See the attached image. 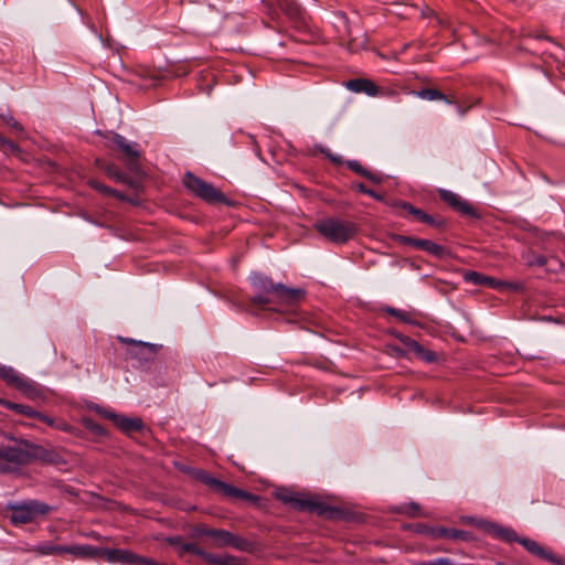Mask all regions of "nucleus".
<instances>
[{
	"mask_svg": "<svg viewBox=\"0 0 565 565\" xmlns=\"http://www.w3.org/2000/svg\"><path fill=\"white\" fill-rule=\"evenodd\" d=\"M252 287L257 292L250 298V306L266 309L287 311L303 297V290L289 288L282 284H274L273 280L259 273L249 276Z\"/></svg>",
	"mask_w": 565,
	"mask_h": 565,
	"instance_id": "nucleus-1",
	"label": "nucleus"
},
{
	"mask_svg": "<svg viewBox=\"0 0 565 565\" xmlns=\"http://www.w3.org/2000/svg\"><path fill=\"white\" fill-rule=\"evenodd\" d=\"M315 228L334 244H344L358 233L355 223L334 217H326L316 222Z\"/></svg>",
	"mask_w": 565,
	"mask_h": 565,
	"instance_id": "nucleus-2",
	"label": "nucleus"
},
{
	"mask_svg": "<svg viewBox=\"0 0 565 565\" xmlns=\"http://www.w3.org/2000/svg\"><path fill=\"white\" fill-rule=\"evenodd\" d=\"M7 510L11 511V523L20 525L31 523L35 521L38 516L47 514L52 508L38 500H24L8 502Z\"/></svg>",
	"mask_w": 565,
	"mask_h": 565,
	"instance_id": "nucleus-3",
	"label": "nucleus"
},
{
	"mask_svg": "<svg viewBox=\"0 0 565 565\" xmlns=\"http://www.w3.org/2000/svg\"><path fill=\"white\" fill-rule=\"evenodd\" d=\"M280 499L299 511L312 512L319 516L332 520L341 516V511L339 509L330 507L317 498H308L299 493L290 492L280 495Z\"/></svg>",
	"mask_w": 565,
	"mask_h": 565,
	"instance_id": "nucleus-4",
	"label": "nucleus"
},
{
	"mask_svg": "<svg viewBox=\"0 0 565 565\" xmlns=\"http://www.w3.org/2000/svg\"><path fill=\"white\" fill-rule=\"evenodd\" d=\"M0 377L7 383V385L15 388L30 399L40 398L42 395L39 384L25 377L12 366L0 364Z\"/></svg>",
	"mask_w": 565,
	"mask_h": 565,
	"instance_id": "nucleus-5",
	"label": "nucleus"
},
{
	"mask_svg": "<svg viewBox=\"0 0 565 565\" xmlns=\"http://www.w3.org/2000/svg\"><path fill=\"white\" fill-rule=\"evenodd\" d=\"M183 184L194 195L209 203L225 201V196L220 190L191 172L184 174Z\"/></svg>",
	"mask_w": 565,
	"mask_h": 565,
	"instance_id": "nucleus-6",
	"label": "nucleus"
},
{
	"mask_svg": "<svg viewBox=\"0 0 565 565\" xmlns=\"http://www.w3.org/2000/svg\"><path fill=\"white\" fill-rule=\"evenodd\" d=\"M119 340L126 344H128L127 355L130 359H135L140 363H146L153 361L160 345L143 342V341H136L130 338H119Z\"/></svg>",
	"mask_w": 565,
	"mask_h": 565,
	"instance_id": "nucleus-7",
	"label": "nucleus"
},
{
	"mask_svg": "<svg viewBox=\"0 0 565 565\" xmlns=\"http://www.w3.org/2000/svg\"><path fill=\"white\" fill-rule=\"evenodd\" d=\"M209 537L214 540V543L218 547L232 546L238 551H247L249 543L247 540L233 534L227 530L213 529L207 532Z\"/></svg>",
	"mask_w": 565,
	"mask_h": 565,
	"instance_id": "nucleus-8",
	"label": "nucleus"
},
{
	"mask_svg": "<svg viewBox=\"0 0 565 565\" xmlns=\"http://www.w3.org/2000/svg\"><path fill=\"white\" fill-rule=\"evenodd\" d=\"M398 242L405 245H411L417 249L425 250L437 258H444L447 255V249L444 246L429 239L399 236Z\"/></svg>",
	"mask_w": 565,
	"mask_h": 565,
	"instance_id": "nucleus-9",
	"label": "nucleus"
},
{
	"mask_svg": "<svg viewBox=\"0 0 565 565\" xmlns=\"http://www.w3.org/2000/svg\"><path fill=\"white\" fill-rule=\"evenodd\" d=\"M0 459L10 463L24 465L31 460L29 446H0Z\"/></svg>",
	"mask_w": 565,
	"mask_h": 565,
	"instance_id": "nucleus-10",
	"label": "nucleus"
},
{
	"mask_svg": "<svg viewBox=\"0 0 565 565\" xmlns=\"http://www.w3.org/2000/svg\"><path fill=\"white\" fill-rule=\"evenodd\" d=\"M518 543H520L527 552L540 558H543L555 565H565V558L556 556L551 551L545 550L537 542L531 539L520 536Z\"/></svg>",
	"mask_w": 565,
	"mask_h": 565,
	"instance_id": "nucleus-11",
	"label": "nucleus"
},
{
	"mask_svg": "<svg viewBox=\"0 0 565 565\" xmlns=\"http://www.w3.org/2000/svg\"><path fill=\"white\" fill-rule=\"evenodd\" d=\"M439 196L444 202L461 214L467 216H477L475 209L457 193L441 189L439 190Z\"/></svg>",
	"mask_w": 565,
	"mask_h": 565,
	"instance_id": "nucleus-12",
	"label": "nucleus"
},
{
	"mask_svg": "<svg viewBox=\"0 0 565 565\" xmlns=\"http://www.w3.org/2000/svg\"><path fill=\"white\" fill-rule=\"evenodd\" d=\"M103 557L109 563H120L125 565H138L139 556L132 552L119 548H104Z\"/></svg>",
	"mask_w": 565,
	"mask_h": 565,
	"instance_id": "nucleus-13",
	"label": "nucleus"
},
{
	"mask_svg": "<svg viewBox=\"0 0 565 565\" xmlns=\"http://www.w3.org/2000/svg\"><path fill=\"white\" fill-rule=\"evenodd\" d=\"M396 337L407 348V350L414 353L417 358L429 363L436 361V354L433 351L426 350L416 340L401 333Z\"/></svg>",
	"mask_w": 565,
	"mask_h": 565,
	"instance_id": "nucleus-14",
	"label": "nucleus"
},
{
	"mask_svg": "<svg viewBox=\"0 0 565 565\" xmlns=\"http://www.w3.org/2000/svg\"><path fill=\"white\" fill-rule=\"evenodd\" d=\"M113 141L124 156L129 159V166L132 168L134 162L140 157L139 145L127 140L119 134H114Z\"/></svg>",
	"mask_w": 565,
	"mask_h": 565,
	"instance_id": "nucleus-15",
	"label": "nucleus"
},
{
	"mask_svg": "<svg viewBox=\"0 0 565 565\" xmlns=\"http://www.w3.org/2000/svg\"><path fill=\"white\" fill-rule=\"evenodd\" d=\"M103 547H95L89 544L66 546L65 553L77 558L96 559L103 557Z\"/></svg>",
	"mask_w": 565,
	"mask_h": 565,
	"instance_id": "nucleus-16",
	"label": "nucleus"
},
{
	"mask_svg": "<svg viewBox=\"0 0 565 565\" xmlns=\"http://www.w3.org/2000/svg\"><path fill=\"white\" fill-rule=\"evenodd\" d=\"M347 88L354 93H365L369 96H376L379 87L370 79L355 78L348 81Z\"/></svg>",
	"mask_w": 565,
	"mask_h": 565,
	"instance_id": "nucleus-17",
	"label": "nucleus"
},
{
	"mask_svg": "<svg viewBox=\"0 0 565 565\" xmlns=\"http://www.w3.org/2000/svg\"><path fill=\"white\" fill-rule=\"evenodd\" d=\"M31 451V460L39 459L45 463H60L62 461L61 456L52 449H46L41 446H29Z\"/></svg>",
	"mask_w": 565,
	"mask_h": 565,
	"instance_id": "nucleus-18",
	"label": "nucleus"
},
{
	"mask_svg": "<svg viewBox=\"0 0 565 565\" xmlns=\"http://www.w3.org/2000/svg\"><path fill=\"white\" fill-rule=\"evenodd\" d=\"M114 424L125 433L139 431L143 427L140 418H131L122 415H114Z\"/></svg>",
	"mask_w": 565,
	"mask_h": 565,
	"instance_id": "nucleus-19",
	"label": "nucleus"
},
{
	"mask_svg": "<svg viewBox=\"0 0 565 565\" xmlns=\"http://www.w3.org/2000/svg\"><path fill=\"white\" fill-rule=\"evenodd\" d=\"M465 280L468 282H472L478 286H489L492 288H498L503 285L502 281L497 280L493 277L484 276L478 271H467L465 274Z\"/></svg>",
	"mask_w": 565,
	"mask_h": 565,
	"instance_id": "nucleus-20",
	"label": "nucleus"
},
{
	"mask_svg": "<svg viewBox=\"0 0 565 565\" xmlns=\"http://www.w3.org/2000/svg\"><path fill=\"white\" fill-rule=\"evenodd\" d=\"M31 551L40 556L64 554L66 551V545H57L52 542H44L34 545Z\"/></svg>",
	"mask_w": 565,
	"mask_h": 565,
	"instance_id": "nucleus-21",
	"label": "nucleus"
},
{
	"mask_svg": "<svg viewBox=\"0 0 565 565\" xmlns=\"http://www.w3.org/2000/svg\"><path fill=\"white\" fill-rule=\"evenodd\" d=\"M347 167L355 172L356 174L374 182L380 183L382 181V178L377 175L376 173L371 172L366 168H364L358 160H347L345 161Z\"/></svg>",
	"mask_w": 565,
	"mask_h": 565,
	"instance_id": "nucleus-22",
	"label": "nucleus"
},
{
	"mask_svg": "<svg viewBox=\"0 0 565 565\" xmlns=\"http://www.w3.org/2000/svg\"><path fill=\"white\" fill-rule=\"evenodd\" d=\"M216 483V488H215V491L224 494L225 497H231V498H238V499H247L249 498V493L244 491V490H241L232 484H228L224 481H218V482H215Z\"/></svg>",
	"mask_w": 565,
	"mask_h": 565,
	"instance_id": "nucleus-23",
	"label": "nucleus"
},
{
	"mask_svg": "<svg viewBox=\"0 0 565 565\" xmlns=\"http://www.w3.org/2000/svg\"><path fill=\"white\" fill-rule=\"evenodd\" d=\"M488 529L493 533V535L498 539H501L507 542H518L520 536L516 532L510 527L500 526L498 524H489Z\"/></svg>",
	"mask_w": 565,
	"mask_h": 565,
	"instance_id": "nucleus-24",
	"label": "nucleus"
},
{
	"mask_svg": "<svg viewBox=\"0 0 565 565\" xmlns=\"http://www.w3.org/2000/svg\"><path fill=\"white\" fill-rule=\"evenodd\" d=\"M417 97L425 100H443L448 105H452L454 102L449 99L443 92L435 88H424L416 93Z\"/></svg>",
	"mask_w": 565,
	"mask_h": 565,
	"instance_id": "nucleus-25",
	"label": "nucleus"
},
{
	"mask_svg": "<svg viewBox=\"0 0 565 565\" xmlns=\"http://www.w3.org/2000/svg\"><path fill=\"white\" fill-rule=\"evenodd\" d=\"M278 6L291 19H299L301 15V7L297 0H278Z\"/></svg>",
	"mask_w": 565,
	"mask_h": 565,
	"instance_id": "nucleus-26",
	"label": "nucleus"
},
{
	"mask_svg": "<svg viewBox=\"0 0 565 565\" xmlns=\"http://www.w3.org/2000/svg\"><path fill=\"white\" fill-rule=\"evenodd\" d=\"M0 404H2L8 409H11L18 414L25 415L30 418H35V416L38 415V411L33 409L28 405L18 404L10 401H0Z\"/></svg>",
	"mask_w": 565,
	"mask_h": 565,
	"instance_id": "nucleus-27",
	"label": "nucleus"
},
{
	"mask_svg": "<svg viewBox=\"0 0 565 565\" xmlns=\"http://www.w3.org/2000/svg\"><path fill=\"white\" fill-rule=\"evenodd\" d=\"M182 550L202 557L205 562H207L210 564H212L213 562H216V554L205 552L203 548L199 547L194 543H184L182 545Z\"/></svg>",
	"mask_w": 565,
	"mask_h": 565,
	"instance_id": "nucleus-28",
	"label": "nucleus"
},
{
	"mask_svg": "<svg viewBox=\"0 0 565 565\" xmlns=\"http://www.w3.org/2000/svg\"><path fill=\"white\" fill-rule=\"evenodd\" d=\"M399 206L422 223H424V221H429V214L418 207H415L408 202H401Z\"/></svg>",
	"mask_w": 565,
	"mask_h": 565,
	"instance_id": "nucleus-29",
	"label": "nucleus"
},
{
	"mask_svg": "<svg viewBox=\"0 0 565 565\" xmlns=\"http://www.w3.org/2000/svg\"><path fill=\"white\" fill-rule=\"evenodd\" d=\"M105 172L114 180L122 183H128L129 177L120 171L115 164L107 163L103 167Z\"/></svg>",
	"mask_w": 565,
	"mask_h": 565,
	"instance_id": "nucleus-30",
	"label": "nucleus"
},
{
	"mask_svg": "<svg viewBox=\"0 0 565 565\" xmlns=\"http://www.w3.org/2000/svg\"><path fill=\"white\" fill-rule=\"evenodd\" d=\"M384 311L391 316L396 317L401 321L409 324H415V320L412 318V315L407 311L394 308V307H385Z\"/></svg>",
	"mask_w": 565,
	"mask_h": 565,
	"instance_id": "nucleus-31",
	"label": "nucleus"
},
{
	"mask_svg": "<svg viewBox=\"0 0 565 565\" xmlns=\"http://www.w3.org/2000/svg\"><path fill=\"white\" fill-rule=\"evenodd\" d=\"M89 185L97 190L98 192L103 193V194H106V195H113V196H117V198H121L120 193L115 190V189H111L103 183H100L99 181L97 180H90L89 182Z\"/></svg>",
	"mask_w": 565,
	"mask_h": 565,
	"instance_id": "nucleus-32",
	"label": "nucleus"
},
{
	"mask_svg": "<svg viewBox=\"0 0 565 565\" xmlns=\"http://www.w3.org/2000/svg\"><path fill=\"white\" fill-rule=\"evenodd\" d=\"M0 119L18 132L23 131L22 125L17 121L9 111L0 110Z\"/></svg>",
	"mask_w": 565,
	"mask_h": 565,
	"instance_id": "nucleus-33",
	"label": "nucleus"
},
{
	"mask_svg": "<svg viewBox=\"0 0 565 565\" xmlns=\"http://www.w3.org/2000/svg\"><path fill=\"white\" fill-rule=\"evenodd\" d=\"M195 478L200 481H202L203 483L207 484L209 487H211L212 489L215 490L216 488V483L215 482H218L220 480L214 478V477H211L206 471L204 470H196L195 471Z\"/></svg>",
	"mask_w": 565,
	"mask_h": 565,
	"instance_id": "nucleus-34",
	"label": "nucleus"
},
{
	"mask_svg": "<svg viewBox=\"0 0 565 565\" xmlns=\"http://www.w3.org/2000/svg\"><path fill=\"white\" fill-rule=\"evenodd\" d=\"M471 537V534L467 531L449 529L448 537L455 541H468Z\"/></svg>",
	"mask_w": 565,
	"mask_h": 565,
	"instance_id": "nucleus-35",
	"label": "nucleus"
},
{
	"mask_svg": "<svg viewBox=\"0 0 565 565\" xmlns=\"http://www.w3.org/2000/svg\"><path fill=\"white\" fill-rule=\"evenodd\" d=\"M84 424H85V427L87 429H89L92 433H94L95 435L104 436L106 434L105 428H103V426H100L93 419L86 418V419H84Z\"/></svg>",
	"mask_w": 565,
	"mask_h": 565,
	"instance_id": "nucleus-36",
	"label": "nucleus"
},
{
	"mask_svg": "<svg viewBox=\"0 0 565 565\" xmlns=\"http://www.w3.org/2000/svg\"><path fill=\"white\" fill-rule=\"evenodd\" d=\"M526 264L529 266H539L542 267L546 264V258L543 255L539 254H529L526 256Z\"/></svg>",
	"mask_w": 565,
	"mask_h": 565,
	"instance_id": "nucleus-37",
	"label": "nucleus"
},
{
	"mask_svg": "<svg viewBox=\"0 0 565 565\" xmlns=\"http://www.w3.org/2000/svg\"><path fill=\"white\" fill-rule=\"evenodd\" d=\"M355 189L360 192V193H363V194H366L369 195L370 198H373L377 201H381L383 200V196L379 193H376L375 191L369 189L367 186H365L363 183H358L355 185Z\"/></svg>",
	"mask_w": 565,
	"mask_h": 565,
	"instance_id": "nucleus-38",
	"label": "nucleus"
},
{
	"mask_svg": "<svg viewBox=\"0 0 565 565\" xmlns=\"http://www.w3.org/2000/svg\"><path fill=\"white\" fill-rule=\"evenodd\" d=\"M0 149L9 150L10 152H15L19 150L18 146L11 140L6 139L0 135Z\"/></svg>",
	"mask_w": 565,
	"mask_h": 565,
	"instance_id": "nucleus-39",
	"label": "nucleus"
},
{
	"mask_svg": "<svg viewBox=\"0 0 565 565\" xmlns=\"http://www.w3.org/2000/svg\"><path fill=\"white\" fill-rule=\"evenodd\" d=\"M320 151L334 164L345 163L341 156L332 153L329 149H320Z\"/></svg>",
	"mask_w": 565,
	"mask_h": 565,
	"instance_id": "nucleus-40",
	"label": "nucleus"
},
{
	"mask_svg": "<svg viewBox=\"0 0 565 565\" xmlns=\"http://www.w3.org/2000/svg\"><path fill=\"white\" fill-rule=\"evenodd\" d=\"M416 565H451V561L446 557H440V558H436V559L420 562V563H417Z\"/></svg>",
	"mask_w": 565,
	"mask_h": 565,
	"instance_id": "nucleus-41",
	"label": "nucleus"
},
{
	"mask_svg": "<svg viewBox=\"0 0 565 565\" xmlns=\"http://www.w3.org/2000/svg\"><path fill=\"white\" fill-rule=\"evenodd\" d=\"M54 427L61 431L71 433V434L74 433V430H75V428L72 425L67 424L64 420H56Z\"/></svg>",
	"mask_w": 565,
	"mask_h": 565,
	"instance_id": "nucleus-42",
	"label": "nucleus"
},
{
	"mask_svg": "<svg viewBox=\"0 0 565 565\" xmlns=\"http://www.w3.org/2000/svg\"><path fill=\"white\" fill-rule=\"evenodd\" d=\"M35 418L41 420V422H43V423H45L46 425H49L51 427L55 426V422L56 420L54 418H52V417H50L47 415H44V414H42L40 412H38V415L35 416Z\"/></svg>",
	"mask_w": 565,
	"mask_h": 565,
	"instance_id": "nucleus-43",
	"label": "nucleus"
},
{
	"mask_svg": "<svg viewBox=\"0 0 565 565\" xmlns=\"http://www.w3.org/2000/svg\"><path fill=\"white\" fill-rule=\"evenodd\" d=\"M433 533V536L435 537H448V533H449V529L447 527H438V529H434L431 531Z\"/></svg>",
	"mask_w": 565,
	"mask_h": 565,
	"instance_id": "nucleus-44",
	"label": "nucleus"
},
{
	"mask_svg": "<svg viewBox=\"0 0 565 565\" xmlns=\"http://www.w3.org/2000/svg\"><path fill=\"white\" fill-rule=\"evenodd\" d=\"M97 412L103 415L105 418H108L110 420L114 422V415H117L116 413L111 412V411H108V409H105V408H100V407H97L96 408Z\"/></svg>",
	"mask_w": 565,
	"mask_h": 565,
	"instance_id": "nucleus-45",
	"label": "nucleus"
},
{
	"mask_svg": "<svg viewBox=\"0 0 565 565\" xmlns=\"http://www.w3.org/2000/svg\"><path fill=\"white\" fill-rule=\"evenodd\" d=\"M97 412L103 415L105 418H108L110 420L114 422V415H117L116 413L111 412V411H108V409H105V408H100V407H97L96 408Z\"/></svg>",
	"mask_w": 565,
	"mask_h": 565,
	"instance_id": "nucleus-46",
	"label": "nucleus"
},
{
	"mask_svg": "<svg viewBox=\"0 0 565 565\" xmlns=\"http://www.w3.org/2000/svg\"><path fill=\"white\" fill-rule=\"evenodd\" d=\"M425 224H429L434 227H441L444 225V221L443 220H436L435 217H433L431 215H429V221H424Z\"/></svg>",
	"mask_w": 565,
	"mask_h": 565,
	"instance_id": "nucleus-47",
	"label": "nucleus"
},
{
	"mask_svg": "<svg viewBox=\"0 0 565 565\" xmlns=\"http://www.w3.org/2000/svg\"><path fill=\"white\" fill-rule=\"evenodd\" d=\"M418 505L416 503H411L405 508V512L411 515H418Z\"/></svg>",
	"mask_w": 565,
	"mask_h": 565,
	"instance_id": "nucleus-48",
	"label": "nucleus"
},
{
	"mask_svg": "<svg viewBox=\"0 0 565 565\" xmlns=\"http://www.w3.org/2000/svg\"><path fill=\"white\" fill-rule=\"evenodd\" d=\"M196 531L200 535L209 536L207 532L213 531V529L207 527L206 525H200Z\"/></svg>",
	"mask_w": 565,
	"mask_h": 565,
	"instance_id": "nucleus-49",
	"label": "nucleus"
},
{
	"mask_svg": "<svg viewBox=\"0 0 565 565\" xmlns=\"http://www.w3.org/2000/svg\"><path fill=\"white\" fill-rule=\"evenodd\" d=\"M456 109H457V113L460 115V116H465V114L467 113V109L466 108H462L460 105L456 104Z\"/></svg>",
	"mask_w": 565,
	"mask_h": 565,
	"instance_id": "nucleus-50",
	"label": "nucleus"
}]
</instances>
